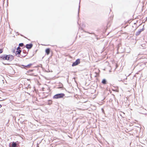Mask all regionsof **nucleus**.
<instances>
[{
	"mask_svg": "<svg viewBox=\"0 0 147 147\" xmlns=\"http://www.w3.org/2000/svg\"><path fill=\"white\" fill-rule=\"evenodd\" d=\"M65 94L63 93L58 94L53 96V98L54 99H56L62 98L65 96Z\"/></svg>",
	"mask_w": 147,
	"mask_h": 147,
	"instance_id": "1",
	"label": "nucleus"
},
{
	"mask_svg": "<svg viewBox=\"0 0 147 147\" xmlns=\"http://www.w3.org/2000/svg\"><path fill=\"white\" fill-rule=\"evenodd\" d=\"M7 60L9 61H11L14 59V56L11 55H7Z\"/></svg>",
	"mask_w": 147,
	"mask_h": 147,
	"instance_id": "2",
	"label": "nucleus"
},
{
	"mask_svg": "<svg viewBox=\"0 0 147 147\" xmlns=\"http://www.w3.org/2000/svg\"><path fill=\"white\" fill-rule=\"evenodd\" d=\"M80 63V59H78L75 62L73 63L72 65V66L77 65L79 64Z\"/></svg>",
	"mask_w": 147,
	"mask_h": 147,
	"instance_id": "3",
	"label": "nucleus"
},
{
	"mask_svg": "<svg viewBox=\"0 0 147 147\" xmlns=\"http://www.w3.org/2000/svg\"><path fill=\"white\" fill-rule=\"evenodd\" d=\"M0 59H2L3 60H7V56L6 55H3L1 56L0 57Z\"/></svg>",
	"mask_w": 147,
	"mask_h": 147,
	"instance_id": "4",
	"label": "nucleus"
},
{
	"mask_svg": "<svg viewBox=\"0 0 147 147\" xmlns=\"http://www.w3.org/2000/svg\"><path fill=\"white\" fill-rule=\"evenodd\" d=\"M20 48L18 47L17 49V51H16V55L20 54L21 52V50H20Z\"/></svg>",
	"mask_w": 147,
	"mask_h": 147,
	"instance_id": "5",
	"label": "nucleus"
},
{
	"mask_svg": "<svg viewBox=\"0 0 147 147\" xmlns=\"http://www.w3.org/2000/svg\"><path fill=\"white\" fill-rule=\"evenodd\" d=\"M144 30V28H143L140 29L139 30L138 32H137L136 34V36H138V35H139L141 33V32L143 31Z\"/></svg>",
	"mask_w": 147,
	"mask_h": 147,
	"instance_id": "6",
	"label": "nucleus"
},
{
	"mask_svg": "<svg viewBox=\"0 0 147 147\" xmlns=\"http://www.w3.org/2000/svg\"><path fill=\"white\" fill-rule=\"evenodd\" d=\"M33 46V45L32 44H27L26 45V47L28 49H31Z\"/></svg>",
	"mask_w": 147,
	"mask_h": 147,
	"instance_id": "7",
	"label": "nucleus"
},
{
	"mask_svg": "<svg viewBox=\"0 0 147 147\" xmlns=\"http://www.w3.org/2000/svg\"><path fill=\"white\" fill-rule=\"evenodd\" d=\"M45 51L47 55H48L50 53V49L49 48H47L46 49Z\"/></svg>",
	"mask_w": 147,
	"mask_h": 147,
	"instance_id": "8",
	"label": "nucleus"
},
{
	"mask_svg": "<svg viewBox=\"0 0 147 147\" xmlns=\"http://www.w3.org/2000/svg\"><path fill=\"white\" fill-rule=\"evenodd\" d=\"M32 65V64L30 63L27 65H23V66H24V67H25L26 68H29L31 67V66Z\"/></svg>",
	"mask_w": 147,
	"mask_h": 147,
	"instance_id": "9",
	"label": "nucleus"
},
{
	"mask_svg": "<svg viewBox=\"0 0 147 147\" xmlns=\"http://www.w3.org/2000/svg\"><path fill=\"white\" fill-rule=\"evenodd\" d=\"M17 146V144L16 142H13L11 144V147H16Z\"/></svg>",
	"mask_w": 147,
	"mask_h": 147,
	"instance_id": "10",
	"label": "nucleus"
},
{
	"mask_svg": "<svg viewBox=\"0 0 147 147\" xmlns=\"http://www.w3.org/2000/svg\"><path fill=\"white\" fill-rule=\"evenodd\" d=\"M102 82L103 84H105L107 83V81L105 79H104L102 80Z\"/></svg>",
	"mask_w": 147,
	"mask_h": 147,
	"instance_id": "11",
	"label": "nucleus"
},
{
	"mask_svg": "<svg viewBox=\"0 0 147 147\" xmlns=\"http://www.w3.org/2000/svg\"><path fill=\"white\" fill-rule=\"evenodd\" d=\"M52 104V101L51 100H49V104Z\"/></svg>",
	"mask_w": 147,
	"mask_h": 147,
	"instance_id": "12",
	"label": "nucleus"
},
{
	"mask_svg": "<svg viewBox=\"0 0 147 147\" xmlns=\"http://www.w3.org/2000/svg\"><path fill=\"white\" fill-rule=\"evenodd\" d=\"M24 45V44L23 43H21L19 44V46L20 47H22Z\"/></svg>",
	"mask_w": 147,
	"mask_h": 147,
	"instance_id": "13",
	"label": "nucleus"
},
{
	"mask_svg": "<svg viewBox=\"0 0 147 147\" xmlns=\"http://www.w3.org/2000/svg\"><path fill=\"white\" fill-rule=\"evenodd\" d=\"M3 49H0V54L3 53Z\"/></svg>",
	"mask_w": 147,
	"mask_h": 147,
	"instance_id": "14",
	"label": "nucleus"
},
{
	"mask_svg": "<svg viewBox=\"0 0 147 147\" xmlns=\"http://www.w3.org/2000/svg\"><path fill=\"white\" fill-rule=\"evenodd\" d=\"M112 90L113 91H116V92H119V90H118V88L116 89V90H114L112 89Z\"/></svg>",
	"mask_w": 147,
	"mask_h": 147,
	"instance_id": "15",
	"label": "nucleus"
},
{
	"mask_svg": "<svg viewBox=\"0 0 147 147\" xmlns=\"http://www.w3.org/2000/svg\"><path fill=\"white\" fill-rule=\"evenodd\" d=\"M2 107V106L1 105H0V108H1Z\"/></svg>",
	"mask_w": 147,
	"mask_h": 147,
	"instance_id": "16",
	"label": "nucleus"
}]
</instances>
